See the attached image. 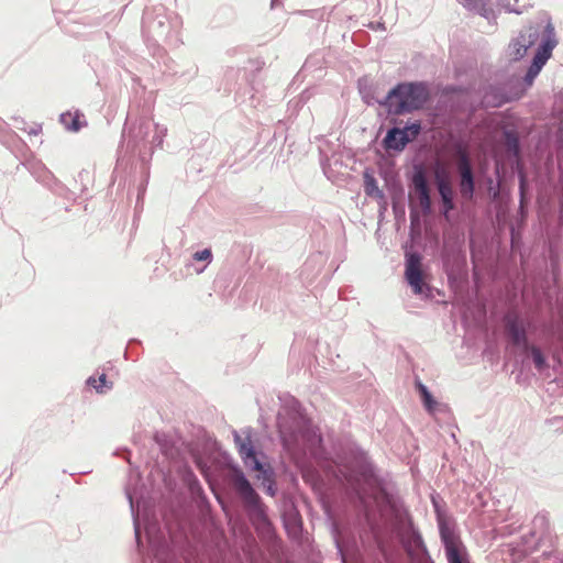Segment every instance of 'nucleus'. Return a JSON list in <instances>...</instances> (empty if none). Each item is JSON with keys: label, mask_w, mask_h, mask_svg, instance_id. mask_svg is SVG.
I'll return each instance as SVG.
<instances>
[{"label": "nucleus", "mask_w": 563, "mask_h": 563, "mask_svg": "<svg viewBox=\"0 0 563 563\" xmlns=\"http://www.w3.org/2000/svg\"><path fill=\"white\" fill-rule=\"evenodd\" d=\"M418 390L421 395L422 402H423L426 410L430 413H433L435 411L438 402L434 400L431 393L429 391L427 386H424L423 384H421V383L418 384Z\"/></svg>", "instance_id": "obj_20"}, {"label": "nucleus", "mask_w": 563, "mask_h": 563, "mask_svg": "<svg viewBox=\"0 0 563 563\" xmlns=\"http://www.w3.org/2000/svg\"><path fill=\"white\" fill-rule=\"evenodd\" d=\"M360 92L362 95L363 100L367 104H369V106L375 104V103L382 104L383 100L377 99L374 96H372L371 92H369V89H367L366 87H363L361 82H360Z\"/></svg>", "instance_id": "obj_24"}, {"label": "nucleus", "mask_w": 563, "mask_h": 563, "mask_svg": "<svg viewBox=\"0 0 563 563\" xmlns=\"http://www.w3.org/2000/svg\"><path fill=\"white\" fill-rule=\"evenodd\" d=\"M433 504H434V507L438 512L439 532H440L441 541L444 545L448 563H451V562H454L456 560L464 558L460 551L461 543H460L459 538L456 537L454 530L448 525L445 519L440 515L438 506L434 500H433Z\"/></svg>", "instance_id": "obj_13"}, {"label": "nucleus", "mask_w": 563, "mask_h": 563, "mask_svg": "<svg viewBox=\"0 0 563 563\" xmlns=\"http://www.w3.org/2000/svg\"><path fill=\"white\" fill-rule=\"evenodd\" d=\"M278 4H279V0H272V2H271V7H272V8H275V7H277Z\"/></svg>", "instance_id": "obj_31"}, {"label": "nucleus", "mask_w": 563, "mask_h": 563, "mask_svg": "<svg viewBox=\"0 0 563 563\" xmlns=\"http://www.w3.org/2000/svg\"><path fill=\"white\" fill-rule=\"evenodd\" d=\"M420 130L421 124L419 122L407 124L404 128H391L384 139V146L386 150L400 152L418 136Z\"/></svg>", "instance_id": "obj_12"}, {"label": "nucleus", "mask_w": 563, "mask_h": 563, "mask_svg": "<svg viewBox=\"0 0 563 563\" xmlns=\"http://www.w3.org/2000/svg\"><path fill=\"white\" fill-rule=\"evenodd\" d=\"M556 45L558 40L554 26L551 21H548L543 30L541 42L533 56L532 63L529 66L526 76L523 77V82L527 87H530L533 84L536 77L539 75L548 59L551 57L552 51Z\"/></svg>", "instance_id": "obj_5"}, {"label": "nucleus", "mask_w": 563, "mask_h": 563, "mask_svg": "<svg viewBox=\"0 0 563 563\" xmlns=\"http://www.w3.org/2000/svg\"><path fill=\"white\" fill-rule=\"evenodd\" d=\"M81 118H84V114L79 111L75 113L65 112L60 114L59 121L66 130L77 132L81 126L86 125V121H81Z\"/></svg>", "instance_id": "obj_17"}, {"label": "nucleus", "mask_w": 563, "mask_h": 563, "mask_svg": "<svg viewBox=\"0 0 563 563\" xmlns=\"http://www.w3.org/2000/svg\"><path fill=\"white\" fill-rule=\"evenodd\" d=\"M398 537L411 563L429 559L430 555L422 537L411 522H407L400 527Z\"/></svg>", "instance_id": "obj_8"}, {"label": "nucleus", "mask_w": 563, "mask_h": 563, "mask_svg": "<svg viewBox=\"0 0 563 563\" xmlns=\"http://www.w3.org/2000/svg\"><path fill=\"white\" fill-rule=\"evenodd\" d=\"M87 385L92 387L98 394H103L112 388V383L107 379V375L102 373L98 378L91 376L87 379Z\"/></svg>", "instance_id": "obj_19"}, {"label": "nucleus", "mask_w": 563, "mask_h": 563, "mask_svg": "<svg viewBox=\"0 0 563 563\" xmlns=\"http://www.w3.org/2000/svg\"><path fill=\"white\" fill-rule=\"evenodd\" d=\"M167 134V128L158 123H152L147 119H140L123 137L128 146L137 147L148 145L150 151L161 147L164 137Z\"/></svg>", "instance_id": "obj_3"}, {"label": "nucleus", "mask_w": 563, "mask_h": 563, "mask_svg": "<svg viewBox=\"0 0 563 563\" xmlns=\"http://www.w3.org/2000/svg\"><path fill=\"white\" fill-rule=\"evenodd\" d=\"M233 438H234L235 445L238 448L239 454H240L244 465L252 471H258V472L263 473V483L264 484L266 482L268 483L266 492L268 495L274 496L275 495L274 483L271 479L267 470H264L263 464L257 459V455L254 451V446H253L252 440H251V430L250 429L243 430L242 433H239L238 431H233Z\"/></svg>", "instance_id": "obj_6"}, {"label": "nucleus", "mask_w": 563, "mask_h": 563, "mask_svg": "<svg viewBox=\"0 0 563 563\" xmlns=\"http://www.w3.org/2000/svg\"><path fill=\"white\" fill-rule=\"evenodd\" d=\"M527 351L531 352V356H532L536 367L538 369H542L545 366L547 362H545V357L543 356L541 350L538 349L537 346L529 345V349Z\"/></svg>", "instance_id": "obj_22"}, {"label": "nucleus", "mask_w": 563, "mask_h": 563, "mask_svg": "<svg viewBox=\"0 0 563 563\" xmlns=\"http://www.w3.org/2000/svg\"><path fill=\"white\" fill-rule=\"evenodd\" d=\"M279 437L284 449L294 460L306 455H321L322 438L317 428L302 412L300 404L287 397L277 416Z\"/></svg>", "instance_id": "obj_1"}, {"label": "nucleus", "mask_w": 563, "mask_h": 563, "mask_svg": "<svg viewBox=\"0 0 563 563\" xmlns=\"http://www.w3.org/2000/svg\"><path fill=\"white\" fill-rule=\"evenodd\" d=\"M531 0H515V4H503L506 12L522 14L527 9L531 8Z\"/></svg>", "instance_id": "obj_21"}, {"label": "nucleus", "mask_w": 563, "mask_h": 563, "mask_svg": "<svg viewBox=\"0 0 563 563\" xmlns=\"http://www.w3.org/2000/svg\"><path fill=\"white\" fill-rule=\"evenodd\" d=\"M428 97L429 93L423 84L401 82L385 96L382 106L388 113L398 115L422 108Z\"/></svg>", "instance_id": "obj_2"}, {"label": "nucleus", "mask_w": 563, "mask_h": 563, "mask_svg": "<svg viewBox=\"0 0 563 563\" xmlns=\"http://www.w3.org/2000/svg\"><path fill=\"white\" fill-rule=\"evenodd\" d=\"M125 494L129 499L132 516H133L135 538H136V541L139 542L140 541V526H139L137 516L135 515V511H134L133 494L131 493V490L129 488H126Z\"/></svg>", "instance_id": "obj_23"}, {"label": "nucleus", "mask_w": 563, "mask_h": 563, "mask_svg": "<svg viewBox=\"0 0 563 563\" xmlns=\"http://www.w3.org/2000/svg\"><path fill=\"white\" fill-rule=\"evenodd\" d=\"M333 533H334V542H335V545H336V549H338V553L340 554V556L342 559V563H346V560H345V556H344V553H343V549H342L341 542H340L339 537L336 534V527H333Z\"/></svg>", "instance_id": "obj_28"}, {"label": "nucleus", "mask_w": 563, "mask_h": 563, "mask_svg": "<svg viewBox=\"0 0 563 563\" xmlns=\"http://www.w3.org/2000/svg\"><path fill=\"white\" fill-rule=\"evenodd\" d=\"M364 191L369 197L384 198V192L378 188L377 180L369 172L364 173Z\"/></svg>", "instance_id": "obj_18"}, {"label": "nucleus", "mask_w": 563, "mask_h": 563, "mask_svg": "<svg viewBox=\"0 0 563 563\" xmlns=\"http://www.w3.org/2000/svg\"><path fill=\"white\" fill-rule=\"evenodd\" d=\"M412 185L418 195L420 207L423 211H429L431 207L429 186L426 174L422 168L415 170L412 175Z\"/></svg>", "instance_id": "obj_16"}, {"label": "nucleus", "mask_w": 563, "mask_h": 563, "mask_svg": "<svg viewBox=\"0 0 563 563\" xmlns=\"http://www.w3.org/2000/svg\"><path fill=\"white\" fill-rule=\"evenodd\" d=\"M232 481L236 492L243 499L251 520L263 526L267 525L268 519L266 508L243 472L236 470L233 474Z\"/></svg>", "instance_id": "obj_4"}, {"label": "nucleus", "mask_w": 563, "mask_h": 563, "mask_svg": "<svg viewBox=\"0 0 563 563\" xmlns=\"http://www.w3.org/2000/svg\"><path fill=\"white\" fill-rule=\"evenodd\" d=\"M416 563H433V561L431 560V558L429 556V559H424L422 561H419V562H416Z\"/></svg>", "instance_id": "obj_30"}, {"label": "nucleus", "mask_w": 563, "mask_h": 563, "mask_svg": "<svg viewBox=\"0 0 563 563\" xmlns=\"http://www.w3.org/2000/svg\"><path fill=\"white\" fill-rule=\"evenodd\" d=\"M539 37L540 32L538 29L533 26L523 27L508 44L507 56L515 62L522 59Z\"/></svg>", "instance_id": "obj_11"}, {"label": "nucleus", "mask_w": 563, "mask_h": 563, "mask_svg": "<svg viewBox=\"0 0 563 563\" xmlns=\"http://www.w3.org/2000/svg\"><path fill=\"white\" fill-rule=\"evenodd\" d=\"M422 257L417 252H407L405 261V277L415 295H430V287L423 282Z\"/></svg>", "instance_id": "obj_9"}, {"label": "nucleus", "mask_w": 563, "mask_h": 563, "mask_svg": "<svg viewBox=\"0 0 563 563\" xmlns=\"http://www.w3.org/2000/svg\"><path fill=\"white\" fill-rule=\"evenodd\" d=\"M506 329L515 345L522 347L525 351L529 349L525 325L517 316L506 317Z\"/></svg>", "instance_id": "obj_15"}, {"label": "nucleus", "mask_w": 563, "mask_h": 563, "mask_svg": "<svg viewBox=\"0 0 563 563\" xmlns=\"http://www.w3.org/2000/svg\"><path fill=\"white\" fill-rule=\"evenodd\" d=\"M42 128L41 125H35L29 131V134L37 135L41 132Z\"/></svg>", "instance_id": "obj_29"}, {"label": "nucleus", "mask_w": 563, "mask_h": 563, "mask_svg": "<svg viewBox=\"0 0 563 563\" xmlns=\"http://www.w3.org/2000/svg\"><path fill=\"white\" fill-rule=\"evenodd\" d=\"M435 183L443 206V214L448 216L455 206L453 202V189L448 180L445 170L435 172Z\"/></svg>", "instance_id": "obj_14"}, {"label": "nucleus", "mask_w": 563, "mask_h": 563, "mask_svg": "<svg viewBox=\"0 0 563 563\" xmlns=\"http://www.w3.org/2000/svg\"><path fill=\"white\" fill-rule=\"evenodd\" d=\"M476 13L484 16L489 22L496 21V14H495L494 10L492 8H487L485 2L481 5V8L478 9V11Z\"/></svg>", "instance_id": "obj_26"}, {"label": "nucleus", "mask_w": 563, "mask_h": 563, "mask_svg": "<svg viewBox=\"0 0 563 563\" xmlns=\"http://www.w3.org/2000/svg\"><path fill=\"white\" fill-rule=\"evenodd\" d=\"M192 258L198 262H207L210 263L212 260V253L210 249H203L201 251H198L194 253Z\"/></svg>", "instance_id": "obj_27"}, {"label": "nucleus", "mask_w": 563, "mask_h": 563, "mask_svg": "<svg viewBox=\"0 0 563 563\" xmlns=\"http://www.w3.org/2000/svg\"><path fill=\"white\" fill-rule=\"evenodd\" d=\"M468 11L477 12L485 0H457Z\"/></svg>", "instance_id": "obj_25"}, {"label": "nucleus", "mask_w": 563, "mask_h": 563, "mask_svg": "<svg viewBox=\"0 0 563 563\" xmlns=\"http://www.w3.org/2000/svg\"><path fill=\"white\" fill-rule=\"evenodd\" d=\"M512 143L517 147V139L516 137H512Z\"/></svg>", "instance_id": "obj_32"}, {"label": "nucleus", "mask_w": 563, "mask_h": 563, "mask_svg": "<svg viewBox=\"0 0 563 563\" xmlns=\"http://www.w3.org/2000/svg\"><path fill=\"white\" fill-rule=\"evenodd\" d=\"M170 21L164 7L146 10L143 16V31L154 40H165L170 33Z\"/></svg>", "instance_id": "obj_10"}, {"label": "nucleus", "mask_w": 563, "mask_h": 563, "mask_svg": "<svg viewBox=\"0 0 563 563\" xmlns=\"http://www.w3.org/2000/svg\"><path fill=\"white\" fill-rule=\"evenodd\" d=\"M455 167L460 177L459 189L463 199L471 200L475 192V176L472 159L467 146L463 143H455L453 146Z\"/></svg>", "instance_id": "obj_7"}]
</instances>
